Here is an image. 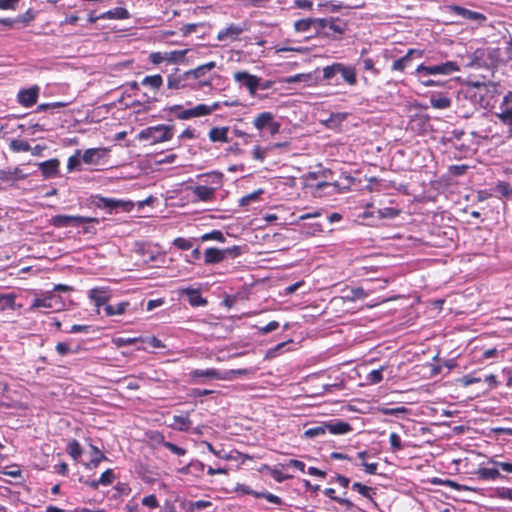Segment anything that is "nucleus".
<instances>
[{
    "label": "nucleus",
    "instance_id": "f257e3e1",
    "mask_svg": "<svg viewBox=\"0 0 512 512\" xmlns=\"http://www.w3.org/2000/svg\"><path fill=\"white\" fill-rule=\"evenodd\" d=\"M323 78L329 85L346 83L354 86L357 83V73L353 66L343 63H333L323 68Z\"/></svg>",
    "mask_w": 512,
    "mask_h": 512
},
{
    "label": "nucleus",
    "instance_id": "f03ea898",
    "mask_svg": "<svg viewBox=\"0 0 512 512\" xmlns=\"http://www.w3.org/2000/svg\"><path fill=\"white\" fill-rule=\"evenodd\" d=\"M466 59L465 67L491 69L497 66L500 59V49L489 47L478 48L472 54L468 55Z\"/></svg>",
    "mask_w": 512,
    "mask_h": 512
},
{
    "label": "nucleus",
    "instance_id": "7ed1b4c3",
    "mask_svg": "<svg viewBox=\"0 0 512 512\" xmlns=\"http://www.w3.org/2000/svg\"><path fill=\"white\" fill-rule=\"evenodd\" d=\"M220 107V102H215L212 105L199 104L195 107L184 109L181 105L171 106L168 111L175 115L178 119H190L209 115L212 111Z\"/></svg>",
    "mask_w": 512,
    "mask_h": 512
},
{
    "label": "nucleus",
    "instance_id": "20e7f679",
    "mask_svg": "<svg viewBox=\"0 0 512 512\" xmlns=\"http://www.w3.org/2000/svg\"><path fill=\"white\" fill-rule=\"evenodd\" d=\"M460 67L455 61H447L437 65L427 66L420 64L415 69V74L418 78H425L430 75H450L455 72H459Z\"/></svg>",
    "mask_w": 512,
    "mask_h": 512
},
{
    "label": "nucleus",
    "instance_id": "39448f33",
    "mask_svg": "<svg viewBox=\"0 0 512 512\" xmlns=\"http://www.w3.org/2000/svg\"><path fill=\"white\" fill-rule=\"evenodd\" d=\"M99 218L80 215L57 214L51 217L50 225L55 228L80 227L82 224L99 223Z\"/></svg>",
    "mask_w": 512,
    "mask_h": 512
},
{
    "label": "nucleus",
    "instance_id": "423d86ee",
    "mask_svg": "<svg viewBox=\"0 0 512 512\" xmlns=\"http://www.w3.org/2000/svg\"><path fill=\"white\" fill-rule=\"evenodd\" d=\"M172 136L173 127L163 124L148 127L138 134L140 140L150 141L152 144L170 140Z\"/></svg>",
    "mask_w": 512,
    "mask_h": 512
},
{
    "label": "nucleus",
    "instance_id": "0eeeda50",
    "mask_svg": "<svg viewBox=\"0 0 512 512\" xmlns=\"http://www.w3.org/2000/svg\"><path fill=\"white\" fill-rule=\"evenodd\" d=\"M187 52H188V49L164 51V52H160V51L152 52L149 55V60L154 65H159L163 62H167L170 64H177V63L184 61Z\"/></svg>",
    "mask_w": 512,
    "mask_h": 512
},
{
    "label": "nucleus",
    "instance_id": "6e6552de",
    "mask_svg": "<svg viewBox=\"0 0 512 512\" xmlns=\"http://www.w3.org/2000/svg\"><path fill=\"white\" fill-rule=\"evenodd\" d=\"M127 203L121 200H115L112 198H105L99 195L91 196L90 206L107 210L109 213L118 211V209L126 210Z\"/></svg>",
    "mask_w": 512,
    "mask_h": 512
},
{
    "label": "nucleus",
    "instance_id": "1a4fd4ad",
    "mask_svg": "<svg viewBox=\"0 0 512 512\" xmlns=\"http://www.w3.org/2000/svg\"><path fill=\"white\" fill-rule=\"evenodd\" d=\"M424 55V51L421 49L411 48L406 54L395 60L391 66L392 71L404 72L407 68L412 66V61L414 59H420Z\"/></svg>",
    "mask_w": 512,
    "mask_h": 512
},
{
    "label": "nucleus",
    "instance_id": "9d476101",
    "mask_svg": "<svg viewBox=\"0 0 512 512\" xmlns=\"http://www.w3.org/2000/svg\"><path fill=\"white\" fill-rule=\"evenodd\" d=\"M495 115L503 125L507 126L508 136L512 137V98H503Z\"/></svg>",
    "mask_w": 512,
    "mask_h": 512
},
{
    "label": "nucleus",
    "instance_id": "9b49d317",
    "mask_svg": "<svg viewBox=\"0 0 512 512\" xmlns=\"http://www.w3.org/2000/svg\"><path fill=\"white\" fill-rule=\"evenodd\" d=\"M348 29V23L339 17H330L326 37L333 40H340Z\"/></svg>",
    "mask_w": 512,
    "mask_h": 512
},
{
    "label": "nucleus",
    "instance_id": "f8f14e48",
    "mask_svg": "<svg viewBox=\"0 0 512 512\" xmlns=\"http://www.w3.org/2000/svg\"><path fill=\"white\" fill-rule=\"evenodd\" d=\"M62 306H63V303L60 300L59 296L50 292L41 298H35L32 302L31 308L32 309L45 308V309H52L54 311H58L61 309Z\"/></svg>",
    "mask_w": 512,
    "mask_h": 512
},
{
    "label": "nucleus",
    "instance_id": "ddd939ff",
    "mask_svg": "<svg viewBox=\"0 0 512 512\" xmlns=\"http://www.w3.org/2000/svg\"><path fill=\"white\" fill-rule=\"evenodd\" d=\"M234 79L240 86L246 87L250 94H254L260 85V78L246 71L236 72Z\"/></svg>",
    "mask_w": 512,
    "mask_h": 512
},
{
    "label": "nucleus",
    "instance_id": "4468645a",
    "mask_svg": "<svg viewBox=\"0 0 512 512\" xmlns=\"http://www.w3.org/2000/svg\"><path fill=\"white\" fill-rule=\"evenodd\" d=\"M245 28L239 24L231 23L227 27L220 29L217 33L219 41H236L244 32Z\"/></svg>",
    "mask_w": 512,
    "mask_h": 512
},
{
    "label": "nucleus",
    "instance_id": "2eb2a0df",
    "mask_svg": "<svg viewBox=\"0 0 512 512\" xmlns=\"http://www.w3.org/2000/svg\"><path fill=\"white\" fill-rule=\"evenodd\" d=\"M89 299L94 303V305L99 308L101 306L108 305L111 294L108 288L106 287H94L88 292Z\"/></svg>",
    "mask_w": 512,
    "mask_h": 512
},
{
    "label": "nucleus",
    "instance_id": "dca6fc26",
    "mask_svg": "<svg viewBox=\"0 0 512 512\" xmlns=\"http://www.w3.org/2000/svg\"><path fill=\"white\" fill-rule=\"evenodd\" d=\"M180 296H186L188 303L192 307L206 306L208 301L201 296L199 289L184 288L180 290Z\"/></svg>",
    "mask_w": 512,
    "mask_h": 512
},
{
    "label": "nucleus",
    "instance_id": "f3484780",
    "mask_svg": "<svg viewBox=\"0 0 512 512\" xmlns=\"http://www.w3.org/2000/svg\"><path fill=\"white\" fill-rule=\"evenodd\" d=\"M473 475L481 481H494L497 479L506 478L503 476L497 467H479L476 471L473 472Z\"/></svg>",
    "mask_w": 512,
    "mask_h": 512
},
{
    "label": "nucleus",
    "instance_id": "a211bd4d",
    "mask_svg": "<svg viewBox=\"0 0 512 512\" xmlns=\"http://www.w3.org/2000/svg\"><path fill=\"white\" fill-rule=\"evenodd\" d=\"M190 377L193 380L202 379L201 383L206 379H222L221 373L215 368L194 369L190 372Z\"/></svg>",
    "mask_w": 512,
    "mask_h": 512
},
{
    "label": "nucleus",
    "instance_id": "6ab92c4d",
    "mask_svg": "<svg viewBox=\"0 0 512 512\" xmlns=\"http://www.w3.org/2000/svg\"><path fill=\"white\" fill-rule=\"evenodd\" d=\"M224 260H225V256H224L223 249L210 247L204 251V263L206 265L218 264Z\"/></svg>",
    "mask_w": 512,
    "mask_h": 512
},
{
    "label": "nucleus",
    "instance_id": "aec40b11",
    "mask_svg": "<svg viewBox=\"0 0 512 512\" xmlns=\"http://www.w3.org/2000/svg\"><path fill=\"white\" fill-rule=\"evenodd\" d=\"M90 450H91V459L89 462L85 463L86 469H95L98 467V465L102 461H107L108 458L106 455L99 449V447L93 445L92 443L89 444Z\"/></svg>",
    "mask_w": 512,
    "mask_h": 512
},
{
    "label": "nucleus",
    "instance_id": "412c9836",
    "mask_svg": "<svg viewBox=\"0 0 512 512\" xmlns=\"http://www.w3.org/2000/svg\"><path fill=\"white\" fill-rule=\"evenodd\" d=\"M451 11L455 15L460 16L467 20L483 21L486 19V17L482 13L477 12V11H472V10H469V9L461 7V6H456V5L452 6Z\"/></svg>",
    "mask_w": 512,
    "mask_h": 512
},
{
    "label": "nucleus",
    "instance_id": "4be33fe9",
    "mask_svg": "<svg viewBox=\"0 0 512 512\" xmlns=\"http://www.w3.org/2000/svg\"><path fill=\"white\" fill-rule=\"evenodd\" d=\"M325 427H327V431L335 435H343L352 430V427L348 422L341 420L325 422Z\"/></svg>",
    "mask_w": 512,
    "mask_h": 512
},
{
    "label": "nucleus",
    "instance_id": "5701e85b",
    "mask_svg": "<svg viewBox=\"0 0 512 512\" xmlns=\"http://www.w3.org/2000/svg\"><path fill=\"white\" fill-rule=\"evenodd\" d=\"M58 159H49L39 164V169L45 178H51L56 176L59 168Z\"/></svg>",
    "mask_w": 512,
    "mask_h": 512
},
{
    "label": "nucleus",
    "instance_id": "b1692460",
    "mask_svg": "<svg viewBox=\"0 0 512 512\" xmlns=\"http://www.w3.org/2000/svg\"><path fill=\"white\" fill-rule=\"evenodd\" d=\"M192 191L199 201L206 202L214 198L216 188L208 187L205 185H198L194 187Z\"/></svg>",
    "mask_w": 512,
    "mask_h": 512
},
{
    "label": "nucleus",
    "instance_id": "393cba45",
    "mask_svg": "<svg viewBox=\"0 0 512 512\" xmlns=\"http://www.w3.org/2000/svg\"><path fill=\"white\" fill-rule=\"evenodd\" d=\"M212 506L213 503L208 500L187 501L182 505L185 512H196L207 508H211Z\"/></svg>",
    "mask_w": 512,
    "mask_h": 512
},
{
    "label": "nucleus",
    "instance_id": "a878e982",
    "mask_svg": "<svg viewBox=\"0 0 512 512\" xmlns=\"http://www.w3.org/2000/svg\"><path fill=\"white\" fill-rule=\"evenodd\" d=\"M228 131H229L228 127H213L209 131V139L212 142L227 143V142H229Z\"/></svg>",
    "mask_w": 512,
    "mask_h": 512
},
{
    "label": "nucleus",
    "instance_id": "bb28decb",
    "mask_svg": "<svg viewBox=\"0 0 512 512\" xmlns=\"http://www.w3.org/2000/svg\"><path fill=\"white\" fill-rule=\"evenodd\" d=\"M129 307L130 303L128 301H122L116 305H106L104 307V311L106 316L122 315L127 311Z\"/></svg>",
    "mask_w": 512,
    "mask_h": 512
},
{
    "label": "nucleus",
    "instance_id": "cd10ccee",
    "mask_svg": "<svg viewBox=\"0 0 512 512\" xmlns=\"http://www.w3.org/2000/svg\"><path fill=\"white\" fill-rule=\"evenodd\" d=\"M352 489L357 491L361 496L370 500L373 504L376 505V502L373 499V495L376 494V489L373 487L366 486L360 482H354L352 484Z\"/></svg>",
    "mask_w": 512,
    "mask_h": 512
},
{
    "label": "nucleus",
    "instance_id": "c85d7f7f",
    "mask_svg": "<svg viewBox=\"0 0 512 512\" xmlns=\"http://www.w3.org/2000/svg\"><path fill=\"white\" fill-rule=\"evenodd\" d=\"M129 12L126 8L123 7H116L114 9L108 10L102 14H100V17H104V19H118V20H124L129 18Z\"/></svg>",
    "mask_w": 512,
    "mask_h": 512
},
{
    "label": "nucleus",
    "instance_id": "c756f323",
    "mask_svg": "<svg viewBox=\"0 0 512 512\" xmlns=\"http://www.w3.org/2000/svg\"><path fill=\"white\" fill-rule=\"evenodd\" d=\"M16 296L14 294H3L0 296V311L16 310L21 308L22 305L16 306Z\"/></svg>",
    "mask_w": 512,
    "mask_h": 512
},
{
    "label": "nucleus",
    "instance_id": "7c9ffc66",
    "mask_svg": "<svg viewBox=\"0 0 512 512\" xmlns=\"http://www.w3.org/2000/svg\"><path fill=\"white\" fill-rule=\"evenodd\" d=\"M66 452L73 458V460L79 461L83 454V449L76 439H71L67 443Z\"/></svg>",
    "mask_w": 512,
    "mask_h": 512
},
{
    "label": "nucleus",
    "instance_id": "2f4dec72",
    "mask_svg": "<svg viewBox=\"0 0 512 512\" xmlns=\"http://www.w3.org/2000/svg\"><path fill=\"white\" fill-rule=\"evenodd\" d=\"M102 156V149L100 148H90L87 149L81 159L86 164H95L98 162L99 158Z\"/></svg>",
    "mask_w": 512,
    "mask_h": 512
},
{
    "label": "nucleus",
    "instance_id": "473e14b6",
    "mask_svg": "<svg viewBox=\"0 0 512 512\" xmlns=\"http://www.w3.org/2000/svg\"><path fill=\"white\" fill-rule=\"evenodd\" d=\"M141 84L145 87H149L151 90H157L162 86L163 79L159 74L146 76L141 81Z\"/></svg>",
    "mask_w": 512,
    "mask_h": 512
},
{
    "label": "nucleus",
    "instance_id": "72a5a7b5",
    "mask_svg": "<svg viewBox=\"0 0 512 512\" xmlns=\"http://www.w3.org/2000/svg\"><path fill=\"white\" fill-rule=\"evenodd\" d=\"M191 425V420L188 416L174 415L172 426L179 431H188Z\"/></svg>",
    "mask_w": 512,
    "mask_h": 512
},
{
    "label": "nucleus",
    "instance_id": "f704fd0d",
    "mask_svg": "<svg viewBox=\"0 0 512 512\" xmlns=\"http://www.w3.org/2000/svg\"><path fill=\"white\" fill-rule=\"evenodd\" d=\"M273 119V114L270 112H262L260 113L253 121L254 126L258 130H263L264 128H267L269 123Z\"/></svg>",
    "mask_w": 512,
    "mask_h": 512
},
{
    "label": "nucleus",
    "instance_id": "c9c22d12",
    "mask_svg": "<svg viewBox=\"0 0 512 512\" xmlns=\"http://www.w3.org/2000/svg\"><path fill=\"white\" fill-rule=\"evenodd\" d=\"M346 117L347 113H331L329 118L324 120V124L330 129H335Z\"/></svg>",
    "mask_w": 512,
    "mask_h": 512
},
{
    "label": "nucleus",
    "instance_id": "e433bc0d",
    "mask_svg": "<svg viewBox=\"0 0 512 512\" xmlns=\"http://www.w3.org/2000/svg\"><path fill=\"white\" fill-rule=\"evenodd\" d=\"M329 18H312L313 29L319 36L326 37Z\"/></svg>",
    "mask_w": 512,
    "mask_h": 512
},
{
    "label": "nucleus",
    "instance_id": "4c0bfd02",
    "mask_svg": "<svg viewBox=\"0 0 512 512\" xmlns=\"http://www.w3.org/2000/svg\"><path fill=\"white\" fill-rule=\"evenodd\" d=\"M215 66V62L211 61L196 67L194 70L187 72V75H193L195 78H200L203 77L207 72L214 69Z\"/></svg>",
    "mask_w": 512,
    "mask_h": 512
},
{
    "label": "nucleus",
    "instance_id": "58836bf2",
    "mask_svg": "<svg viewBox=\"0 0 512 512\" xmlns=\"http://www.w3.org/2000/svg\"><path fill=\"white\" fill-rule=\"evenodd\" d=\"M10 150L13 152H27L30 151V144L22 139H13L9 144Z\"/></svg>",
    "mask_w": 512,
    "mask_h": 512
},
{
    "label": "nucleus",
    "instance_id": "ea45409f",
    "mask_svg": "<svg viewBox=\"0 0 512 512\" xmlns=\"http://www.w3.org/2000/svg\"><path fill=\"white\" fill-rule=\"evenodd\" d=\"M199 240L202 242L210 241V240H215L218 242H225L226 239H225V236L222 231L213 230L211 232L203 234Z\"/></svg>",
    "mask_w": 512,
    "mask_h": 512
},
{
    "label": "nucleus",
    "instance_id": "a19ab883",
    "mask_svg": "<svg viewBox=\"0 0 512 512\" xmlns=\"http://www.w3.org/2000/svg\"><path fill=\"white\" fill-rule=\"evenodd\" d=\"M313 28L312 18H304L294 23V29L297 32H308Z\"/></svg>",
    "mask_w": 512,
    "mask_h": 512
},
{
    "label": "nucleus",
    "instance_id": "79ce46f5",
    "mask_svg": "<svg viewBox=\"0 0 512 512\" xmlns=\"http://www.w3.org/2000/svg\"><path fill=\"white\" fill-rule=\"evenodd\" d=\"M347 492H344L346 495ZM337 503L345 506L344 512H363V510L357 507L349 498L345 496H341L340 499H337Z\"/></svg>",
    "mask_w": 512,
    "mask_h": 512
},
{
    "label": "nucleus",
    "instance_id": "37998d69",
    "mask_svg": "<svg viewBox=\"0 0 512 512\" xmlns=\"http://www.w3.org/2000/svg\"><path fill=\"white\" fill-rule=\"evenodd\" d=\"M494 496L512 502V487H497L494 489Z\"/></svg>",
    "mask_w": 512,
    "mask_h": 512
},
{
    "label": "nucleus",
    "instance_id": "c03bdc74",
    "mask_svg": "<svg viewBox=\"0 0 512 512\" xmlns=\"http://www.w3.org/2000/svg\"><path fill=\"white\" fill-rule=\"evenodd\" d=\"M69 104H71V102L58 101V102H52V103H43V104H40L37 106L36 111L41 112V111L59 109V108L66 107Z\"/></svg>",
    "mask_w": 512,
    "mask_h": 512
},
{
    "label": "nucleus",
    "instance_id": "a18cd8bd",
    "mask_svg": "<svg viewBox=\"0 0 512 512\" xmlns=\"http://www.w3.org/2000/svg\"><path fill=\"white\" fill-rule=\"evenodd\" d=\"M495 192L503 197H512V186L505 181H499L495 186Z\"/></svg>",
    "mask_w": 512,
    "mask_h": 512
},
{
    "label": "nucleus",
    "instance_id": "49530a36",
    "mask_svg": "<svg viewBox=\"0 0 512 512\" xmlns=\"http://www.w3.org/2000/svg\"><path fill=\"white\" fill-rule=\"evenodd\" d=\"M20 169L14 168L13 170H0V180L2 181H10L15 179H20Z\"/></svg>",
    "mask_w": 512,
    "mask_h": 512
},
{
    "label": "nucleus",
    "instance_id": "de8ad7c7",
    "mask_svg": "<svg viewBox=\"0 0 512 512\" xmlns=\"http://www.w3.org/2000/svg\"><path fill=\"white\" fill-rule=\"evenodd\" d=\"M385 366H381L379 369L372 370L366 377L370 384H378L383 380L382 372L385 370Z\"/></svg>",
    "mask_w": 512,
    "mask_h": 512
},
{
    "label": "nucleus",
    "instance_id": "09e8293b",
    "mask_svg": "<svg viewBox=\"0 0 512 512\" xmlns=\"http://www.w3.org/2000/svg\"><path fill=\"white\" fill-rule=\"evenodd\" d=\"M327 431V427H325V423L309 428L304 432L305 437L307 438H315L321 435H324Z\"/></svg>",
    "mask_w": 512,
    "mask_h": 512
},
{
    "label": "nucleus",
    "instance_id": "8fccbe9b",
    "mask_svg": "<svg viewBox=\"0 0 512 512\" xmlns=\"http://www.w3.org/2000/svg\"><path fill=\"white\" fill-rule=\"evenodd\" d=\"M263 193V190L262 189H259L257 191H254L250 194H247L245 196H243L240 200H239V205L240 206H248L251 202H254V201H257L259 200L260 198V195Z\"/></svg>",
    "mask_w": 512,
    "mask_h": 512
},
{
    "label": "nucleus",
    "instance_id": "3c124183",
    "mask_svg": "<svg viewBox=\"0 0 512 512\" xmlns=\"http://www.w3.org/2000/svg\"><path fill=\"white\" fill-rule=\"evenodd\" d=\"M163 447H165L166 449H168L169 451H171L172 453L178 455V456H183L186 454V449L182 448V447H179L177 446L176 444L172 443V442H169V441H165L164 438L162 437V440L159 442Z\"/></svg>",
    "mask_w": 512,
    "mask_h": 512
},
{
    "label": "nucleus",
    "instance_id": "603ef678",
    "mask_svg": "<svg viewBox=\"0 0 512 512\" xmlns=\"http://www.w3.org/2000/svg\"><path fill=\"white\" fill-rule=\"evenodd\" d=\"M115 478L116 477L113 469H107L101 474L100 478L98 479V483L99 485L108 486L113 483Z\"/></svg>",
    "mask_w": 512,
    "mask_h": 512
},
{
    "label": "nucleus",
    "instance_id": "864d4df0",
    "mask_svg": "<svg viewBox=\"0 0 512 512\" xmlns=\"http://www.w3.org/2000/svg\"><path fill=\"white\" fill-rule=\"evenodd\" d=\"M225 260L226 259H235L243 254V247L234 245L232 247H228L223 249Z\"/></svg>",
    "mask_w": 512,
    "mask_h": 512
},
{
    "label": "nucleus",
    "instance_id": "5fc2aeb1",
    "mask_svg": "<svg viewBox=\"0 0 512 512\" xmlns=\"http://www.w3.org/2000/svg\"><path fill=\"white\" fill-rule=\"evenodd\" d=\"M487 464H491L492 466L497 467L499 471L502 470L506 473H512V463L510 462H501L495 460L494 458H489Z\"/></svg>",
    "mask_w": 512,
    "mask_h": 512
},
{
    "label": "nucleus",
    "instance_id": "6e6d98bb",
    "mask_svg": "<svg viewBox=\"0 0 512 512\" xmlns=\"http://www.w3.org/2000/svg\"><path fill=\"white\" fill-rule=\"evenodd\" d=\"M400 213V210L393 207H385L378 210V215L380 218L393 219L397 217Z\"/></svg>",
    "mask_w": 512,
    "mask_h": 512
},
{
    "label": "nucleus",
    "instance_id": "4d7b16f0",
    "mask_svg": "<svg viewBox=\"0 0 512 512\" xmlns=\"http://www.w3.org/2000/svg\"><path fill=\"white\" fill-rule=\"evenodd\" d=\"M271 151V148L266 147L262 148L260 146H255L252 150V156L255 160L263 162L266 158L267 153Z\"/></svg>",
    "mask_w": 512,
    "mask_h": 512
},
{
    "label": "nucleus",
    "instance_id": "13d9d810",
    "mask_svg": "<svg viewBox=\"0 0 512 512\" xmlns=\"http://www.w3.org/2000/svg\"><path fill=\"white\" fill-rule=\"evenodd\" d=\"M264 468L269 469L271 477L278 483H282L283 481L291 478L290 475L283 474L279 469L272 468L270 469L267 465H264Z\"/></svg>",
    "mask_w": 512,
    "mask_h": 512
},
{
    "label": "nucleus",
    "instance_id": "bf43d9fd",
    "mask_svg": "<svg viewBox=\"0 0 512 512\" xmlns=\"http://www.w3.org/2000/svg\"><path fill=\"white\" fill-rule=\"evenodd\" d=\"M173 245L180 250H189L193 247V242L189 239L178 237L174 239Z\"/></svg>",
    "mask_w": 512,
    "mask_h": 512
},
{
    "label": "nucleus",
    "instance_id": "052dcab7",
    "mask_svg": "<svg viewBox=\"0 0 512 512\" xmlns=\"http://www.w3.org/2000/svg\"><path fill=\"white\" fill-rule=\"evenodd\" d=\"M256 498H265L268 502L276 504V505L282 504V499L280 497H278L277 495H274L270 492H266V491H262V492H259V494H256Z\"/></svg>",
    "mask_w": 512,
    "mask_h": 512
},
{
    "label": "nucleus",
    "instance_id": "680f3d73",
    "mask_svg": "<svg viewBox=\"0 0 512 512\" xmlns=\"http://www.w3.org/2000/svg\"><path fill=\"white\" fill-rule=\"evenodd\" d=\"M35 19V13L32 9H28L21 15L17 16V22L23 23L24 26H27Z\"/></svg>",
    "mask_w": 512,
    "mask_h": 512
},
{
    "label": "nucleus",
    "instance_id": "e2e57ef3",
    "mask_svg": "<svg viewBox=\"0 0 512 512\" xmlns=\"http://www.w3.org/2000/svg\"><path fill=\"white\" fill-rule=\"evenodd\" d=\"M389 443H390L391 448H392L393 451H400V450L403 449L401 438L395 432H392L390 434V436H389Z\"/></svg>",
    "mask_w": 512,
    "mask_h": 512
},
{
    "label": "nucleus",
    "instance_id": "0e129e2a",
    "mask_svg": "<svg viewBox=\"0 0 512 512\" xmlns=\"http://www.w3.org/2000/svg\"><path fill=\"white\" fill-rule=\"evenodd\" d=\"M79 151L77 154L70 156L67 163V168L69 171L79 170L81 166V158L79 157Z\"/></svg>",
    "mask_w": 512,
    "mask_h": 512
},
{
    "label": "nucleus",
    "instance_id": "69168bd1",
    "mask_svg": "<svg viewBox=\"0 0 512 512\" xmlns=\"http://www.w3.org/2000/svg\"><path fill=\"white\" fill-rule=\"evenodd\" d=\"M57 353L61 356H65L69 353H77V349H71L69 344L66 342H59L55 347Z\"/></svg>",
    "mask_w": 512,
    "mask_h": 512
},
{
    "label": "nucleus",
    "instance_id": "338daca9",
    "mask_svg": "<svg viewBox=\"0 0 512 512\" xmlns=\"http://www.w3.org/2000/svg\"><path fill=\"white\" fill-rule=\"evenodd\" d=\"M431 105L437 109H444L450 106V98H430Z\"/></svg>",
    "mask_w": 512,
    "mask_h": 512
},
{
    "label": "nucleus",
    "instance_id": "774afa93",
    "mask_svg": "<svg viewBox=\"0 0 512 512\" xmlns=\"http://www.w3.org/2000/svg\"><path fill=\"white\" fill-rule=\"evenodd\" d=\"M468 169H469V166L466 164L451 165L449 167V173L453 176L459 177V176L464 175Z\"/></svg>",
    "mask_w": 512,
    "mask_h": 512
}]
</instances>
